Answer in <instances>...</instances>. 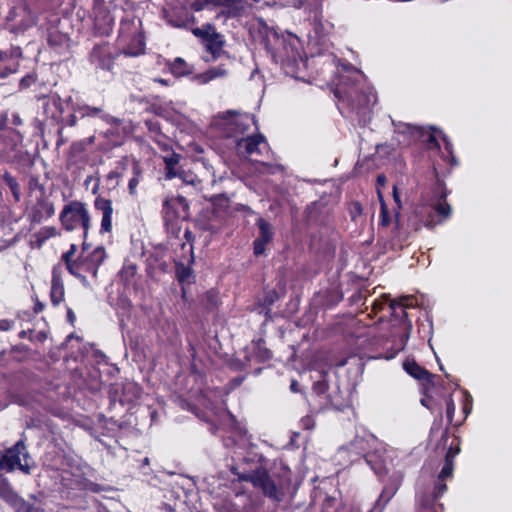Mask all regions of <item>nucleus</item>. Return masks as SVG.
Segmentation results:
<instances>
[{
    "label": "nucleus",
    "mask_w": 512,
    "mask_h": 512,
    "mask_svg": "<svg viewBox=\"0 0 512 512\" xmlns=\"http://www.w3.org/2000/svg\"><path fill=\"white\" fill-rule=\"evenodd\" d=\"M300 42L297 35L290 32V40ZM333 53L319 52L308 57L303 56L290 41V77L296 82L309 85L318 79L331 88L338 100V109L342 115L353 113L362 126L371 120L372 107L377 102L373 87L366 84V76L351 64L341 65Z\"/></svg>",
    "instance_id": "nucleus-1"
},
{
    "label": "nucleus",
    "mask_w": 512,
    "mask_h": 512,
    "mask_svg": "<svg viewBox=\"0 0 512 512\" xmlns=\"http://www.w3.org/2000/svg\"><path fill=\"white\" fill-rule=\"evenodd\" d=\"M449 429L446 428L442 434L438 447L443 446L447 449L444 456V464L437 478H432L426 483L423 477H420L416 487V497L420 506L419 512H443L444 507L438 500L447 491V485L444 481L451 478L454 471V459L460 452L459 441L457 438L448 446Z\"/></svg>",
    "instance_id": "nucleus-2"
},
{
    "label": "nucleus",
    "mask_w": 512,
    "mask_h": 512,
    "mask_svg": "<svg viewBox=\"0 0 512 512\" xmlns=\"http://www.w3.org/2000/svg\"><path fill=\"white\" fill-rule=\"evenodd\" d=\"M344 445L351 453L356 454L354 456L356 462L363 459L379 478L388 473V450L372 433L365 430L362 433L357 431L355 437Z\"/></svg>",
    "instance_id": "nucleus-3"
},
{
    "label": "nucleus",
    "mask_w": 512,
    "mask_h": 512,
    "mask_svg": "<svg viewBox=\"0 0 512 512\" xmlns=\"http://www.w3.org/2000/svg\"><path fill=\"white\" fill-rule=\"evenodd\" d=\"M89 246L84 242L81 254L77 259H73L77 247L70 245V249L63 253L61 260L65 263L69 273L80 280L86 288H91L90 282L84 273L91 274L93 279L98 277V269L106 259V251L103 246L96 247L93 251H88Z\"/></svg>",
    "instance_id": "nucleus-4"
},
{
    "label": "nucleus",
    "mask_w": 512,
    "mask_h": 512,
    "mask_svg": "<svg viewBox=\"0 0 512 512\" xmlns=\"http://www.w3.org/2000/svg\"><path fill=\"white\" fill-rule=\"evenodd\" d=\"M322 1L323 0H290L295 9H304L307 15L306 20L312 26L309 31L308 37L311 42L318 46H326L328 35L333 29V24L329 21H324L322 16Z\"/></svg>",
    "instance_id": "nucleus-5"
},
{
    "label": "nucleus",
    "mask_w": 512,
    "mask_h": 512,
    "mask_svg": "<svg viewBox=\"0 0 512 512\" xmlns=\"http://www.w3.org/2000/svg\"><path fill=\"white\" fill-rule=\"evenodd\" d=\"M255 119L250 114H239L235 110H228L218 114L213 126L218 130L219 135L231 141L233 146L237 140L244 137L251 125H255Z\"/></svg>",
    "instance_id": "nucleus-6"
},
{
    "label": "nucleus",
    "mask_w": 512,
    "mask_h": 512,
    "mask_svg": "<svg viewBox=\"0 0 512 512\" xmlns=\"http://www.w3.org/2000/svg\"><path fill=\"white\" fill-rule=\"evenodd\" d=\"M59 221L66 231H74L78 228L84 230L87 236L91 227V216L85 203L73 200L64 205L59 215Z\"/></svg>",
    "instance_id": "nucleus-7"
},
{
    "label": "nucleus",
    "mask_w": 512,
    "mask_h": 512,
    "mask_svg": "<svg viewBox=\"0 0 512 512\" xmlns=\"http://www.w3.org/2000/svg\"><path fill=\"white\" fill-rule=\"evenodd\" d=\"M6 22L7 29L18 35L35 26L38 22V16L26 2H21L10 9L6 16Z\"/></svg>",
    "instance_id": "nucleus-8"
},
{
    "label": "nucleus",
    "mask_w": 512,
    "mask_h": 512,
    "mask_svg": "<svg viewBox=\"0 0 512 512\" xmlns=\"http://www.w3.org/2000/svg\"><path fill=\"white\" fill-rule=\"evenodd\" d=\"M29 457L25 440L22 438L12 447L6 449L5 453L0 457V469L13 472L18 468L23 473L30 474L31 467L26 462Z\"/></svg>",
    "instance_id": "nucleus-9"
},
{
    "label": "nucleus",
    "mask_w": 512,
    "mask_h": 512,
    "mask_svg": "<svg viewBox=\"0 0 512 512\" xmlns=\"http://www.w3.org/2000/svg\"><path fill=\"white\" fill-rule=\"evenodd\" d=\"M233 474L236 475L239 481H246L253 484L254 487L260 488L263 493L274 501L281 500V493L277 489L274 482L270 479L266 470L258 468L251 472L239 473L233 470Z\"/></svg>",
    "instance_id": "nucleus-10"
},
{
    "label": "nucleus",
    "mask_w": 512,
    "mask_h": 512,
    "mask_svg": "<svg viewBox=\"0 0 512 512\" xmlns=\"http://www.w3.org/2000/svg\"><path fill=\"white\" fill-rule=\"evenodd\" d=\"M435 193L438 195V202L427 211V217L424 221L425 227L432 229L437 224L442 223L451 215V206L446 202L447 193L443 184L438 182L434 187Z\"/></svg>",
    "instance_id": "nucleus-11"
},
{
    "label": "nucleus",
    "mask_w": 512,
    "mask_h": 512,
    "mask_svg": "<svg viewBox=\"0 0 512 512\" xmlns=\"http://www.w3.org/2000/svg\"><path fill=\"white\" fill-rule=\"evenodd\" d=\"M392 124L395 127V131L398 133H408L410 135H417L419 138L422 139L424 146L428 150H441L440 143L437 139L436 133L440 134L438 129L435 127H429L426 129L425 127L411 125L407 123H401L398 124L395 123V121H392Z\"/></svg>",
    "instance_id": "nucleus-12"
},
{
    "label": "nucleus",
    "mask_w": 512,
    "mask_h": 512,
    "mask_svg": "<svg viewBox=\"0 0 512 512\" xmlns=\"http://www.w3.org/2000/svg\"><path fill=\"white\" fill-rule=\"evenodd\" d=\"M23 137L17 130H9L0 134V161L11 162L22 153Z\"/></svg>",
    "instance_id": "nucleus-13"
},
{
    "label": "nucleus",
    "mask_w": 512,
    "mask_h": 512,
    "mask_svg": "<svg viewBox=\"0 0 512 512\" xmlns=\"http://www.w3.org/2000/svg\"><path fill=\"white\" fill-rule=\"evenodd\" d=\"M411 300L412 299L409 296H404L399 300H390L388 304L391 315L398 320V323L403 330V334L401 335V342L403 344H406L408 341L412 330V323L408 319V314L405 310L406 308L413 307L412 303H408Z\"/></svg>",
    "instance_id": "nucleus-14"
},
{
    "label": "nucleus",
    "mask_w": 512,
    "mask_h": 512,
    "mask_svg": "<svg viewBox=\"0 0 512 512\" xmlns=\"http://www.w3.org/2000/svg\"><path fill=\"white\" fill-rule=\"evenodd\" d=\"M234 148L238 155L252 157L255 155H261L267 148V142L262 134L245 135L237 140Z\"/></svg>",
    "instance_id": "nucleus-15"
},
{
    "label": "nucleus",
    "mask_w": 512,
    "mask_h": 512,
    "mask_svg": "<svg viewBox=\"0 0 512 512\" xmlns=\"http://www.w3.org/2000/svg\"><path fill=\"white\" fill-rule=\"evenodd\" d=\"M402 482V475L400 473H393L390 476L388 482L384 485L380 495L368 510V512H383L387 504L391 501L394 495L397 493Z\"/></svg>",
    "instance_id": "nucleus-16"
},
{
    "label": "nucleus",
    "mask_w": 512,
    "mask_h": 512,
    "mask_svg": "<svg viewBox=\"0 0 512 512\" xmlns=\"http://www.w3.org/2000/svg\"><path fill=\"white\" fill-rule=\"evenodd\" d=\"M46 118L52 123L57 124L62 121L64 113L63 100L58 94H49L39 99Z\"/></svg>",
    "instance_id": "nucleus-17"
},
{
    "label": "nucleus",
    "mask_w": 512,
    "mask_h": 512,
    "mask_svg": "<svg viewBox=\"0 0 512 512\" xmlns=\"http://www.w3.org/2000/svg\"><path fill=\"white\" fill-rule=\"evenodd\" d=\"M90 62L95 69L111 70L113 66L112 52L108 44L96 45L90 53Z\"/></svg>",
    "instance_id": "nucleus-18"
},
{
    "label": "nucleus",
    "mask_w": 512,
    "mask_h": 512,
    "mask_svg": "<svg viewBox=\"0 0 512 512\" xmlns=\"http://www.w3.org/2000/svg\"><path fill=\"white\" fill-rule=\"evenodd\" d=\"M94 207L96 210L102 213L100 232L109 233L112 230V214L113 206L109 199L98 196L94 201Z\"/></svg>",
    "instance_id": "nucleus-19"
},
{
    "label": "nucleus",
    "mask_w": 512,
    "mask_h": 512,
    "mask_svg": "<svg viewBox=\"0 0 512 512\" xmlns=\"http://www.w3.org/2000/svg\"><path fill=\"white\" fill-rule=\"evenodd\" d=\"M72 111L80 114L81 118H100L106 123H112L115 119L106 113L102 107H93L84 102H76L72 104Z\"/></svg>",
    "instance_id": "nucleus-20"
},
{
    "label": "nucleus",
    "mask_w": 512,
    "mask_h": 512,
    "mask_svg": "<svg viewBox=\"0 0 512 512\" xmlns=\"http://www.w3.org/2000/svg\"><path fill=\"white\" fill-rule=\"evenodd\" d=\"M65 296V288L64 283L61 277L60 269L58 267H54L52 270V280H51V290H50V298L51 302L54 306L59 305Z\"/></svg>",
    "instance_id": "nucleus-21"
},
{
    "label": "nucleus",
    "mask_w": 512,
    "mask_h": 512,
    "mask_svg": "<svg viewBox=\"0 0 512 512\" xmlns=\"http://www.w3.org/2000/svg\"><path fill=\"white\" fill-rule=\"evenodd\" d=\"M403 369L413 378L424 380L429 384H433L436 376L420 366L415 360L406 359L403 363Z\"/></svg>",
    "instance_id": "nucleus-22"
},
{
    "label": "nucleus",
    "mask_w": 512,
    "mask_h": 512,
    "mask_svg": "<svg viewBox=\"0 0 512 512\" xmlns=\"http://www.w3.org/2000/svg\"><path fill=\"white\" fill-rule=\"evenodd\" d=\"M355 453H351L350 450L345 446H340L332 457L334 465L341 468H347L352 464L356 463L354 460Z\"/></svg>",
    "instance_id": "nucleus-23"
},
{
    "label": "nucleus",
    "mask_w": 512,
    "mask_h": 512,
    "mask_svg": "<svg viewBox=\"0 0 512 512\" xmlns=\"http://www.w3.org/2000/svg\"><path fill=\"white\" fill-rule=\"evenodd\" d=\"M181 156L175 152L171 153L168 156L164 157V163L166 165V173L165 178L166 179H173L178 176H182V171L179 167V161Z\"/></svg>",
    "instance_id": "nucleus-24"
},
{
    "label": "nucleus",
    "mask_w": 512,
    "mask_h": 512,
    "mask_svg": "<svg viewBox=\"0 0 512 512\" xmlns=\"http://www.w3.org/2000/svg\"><path fill=\"white\" fill-rule=\"evenodd\" d=\"M439 133L441 134V139L444 144V152H441L442 159L449 162L452 167L457 166L459 163L454 155L453 144L451 140L442 131H439Z\"/></svg>",
    "instance_id": "nucleus-25"
},
{
    "label": "nucleus",
    "mask_w": 512,
    "mask_h": 512,
    "mask_svg": "<svg viewBox=\"0 0 512 512\" xmlns=\"http://www.w3.org/2000/svg\"><path fill=\"white\" fill-rule=\"evenodd\" d=\"M6 503L10 505L16 512H31L32 505L28 503L25 499L19 496L16 492L10 496Z\"/></svg>",
    "instance_id": "nucleus-26"
},
{
    "label": "nucleus",
    "mask_w": 512,
    "mask_h": 512,
    "mask_svg": "<svg viewBox=\"0 0 512 512\" xmlns=\"http://www.w3.org/2000/svg\"><path fill=\"white\" fill-rule=\"evenodd\" d=\"M227 75V70L224 66L220 65L217 67H213L203 74L198 76L199 82L202 84H206L211 80H214L216 78L224 77Z\"/></svg>",
    "instance_id": "nucleus-27"
},
{
    "label": "nucleus",
    "mask_w": 512,
    "mask_h": 512,
    "mask_svg": "<svg viewBox=\"0 0 512 512\" xmlns=\"http://www.w3.org/2000/svg\"><path fill=\"white\" fill-rule=\"evenodd\" d=\"M327 400L331 407L338 411H342L347 406L345 396L340 391L339 387H336L333 393L327 395Z\"/></svg>",
    "instance_id": "nucleus-28"
},
{
    "label": "nucleus",
    "mask_w": 512,
    "mask_h": 512,
    "mask_svg": "<svg viewBox=\"0 0 512 512\" xmlns=\"http://www.w3.org/2000/svg\"><path fill=\"white\" fill-rule=\"evenodd\" d=\"M343 299L342 293L336 289H329L325 292L323 304L326 308H332Z\"/></svg>",
    "instance_id": "nucleus-29"
},
{
    "label": "nucleus",
    "mask_w": 512,
    "mask_h": 512,
    "mask_svg": "<svg viewBox=\"0 0 512 512\" xmlns=\"http://www.w3.org/2000/svg\"><path fill=\"white\" fill-rule=\"evenodd\" d=\"M170 71L175 76H184L190 73V67L189 65L182 59V58H176L174 61L170 64Z\"/></svg>",
    "instance_id": "nucleus-30"
},
{
    "label": "nucleus",
    "mask_w": 512,
    "mask_h": 512,
    "mask_svg": "<svg viewBox=\"0 0 512 512\" xmlns=\"http://www.w3.org/2000/svg\"><path fill=\"white\" fill-rule=\"evenodd\" d=\"M378 198L380 202V225L383 227H387L391 223V216L389 213L388 206L384 200V197L381 191L378 190Z\"/></svg>",
    "instance_id": "nucleus-31"
},
{
    "label": "nucleus",
    "mask_w": 512,
    "mask_h": 512,
    "mask_svg": "<svg viewBox=\"0 0 512 512\" xmlns=\"http://www.w3.org/2000/svg\"><path fill=\"white\" fill-rule=\"evenodd\" d=\"M3 179H4L5 183L9 186L15 201H19L20 195H21L20 185H19L18 181L16 180V178H14L10 173L6 172L3 175Z\"/></svg>",
    "instance_id": "nucleus-32"
},
{
    "label": "nucleus",
    "mask_w": 512,
    "mask_h": 512,
    "mask_svg": "<svg viewBox=\"0 0 512 512\" xmlns=\"http://www.w3.org/2000/svg\"><path fill=\"white\" fill-rule=\"evenodd\" d=\"M257 225L259 227V236L257 237L260 240H264L265 242H269L272 237L271 226L268 222H266L263 218H259L257 220Z\"/></svg>",
    "instance_id": "nucleus-33"
},
{
    "label": "nucleus",
    "mask_w": 512,
    "mask_h": 512,
    "mask_svg": "<svg viewBox=\"0 0 512 512\" xmlns=\"http://www.w3.org/2000/svg\"><path fill=\"white\" fill-rule=\"evenodd\" d=\"M14 492L9 480L0 473V498L6 502Z\"/></svg>",
    "instance_id": "nucleus-34"
},
{
    "label": "nucleus",
    "mask_w": 512,
    "mask_h": 512,
    "mask_svg": "<svg viewBox=\"0 0 512 512\" xmlns=\"http://www.w3.org/2000/svg\"><path fill=\"white\" fill-rule=\"evenodd\" d=\"M305 449H306V447L304 445L303 446V450L298 453L299 454L298 456L301 459V463L296 468L295 484H294L295 488H297L302 483V481L306 477V474H307V471H308V468L306 466H304V464L302 462V460H303V452H304Z\"/></svg>",
    "instance_id": "nucleus-35"
},
{
    "label": "nucleus",
    "mask_w": 512,
    "mask_h": 512,
    "mask_svg": "<svg viewBox=\"0 0 512 512\" xmlns=\"http://www.w3.org/2000/svg\"><path fill=\"white\" fill-rule=\"evenodd\" d=\"M67 40V36L58 31H50L47 38L49 45L53 47L62 46L67 42Z\"/></svg>",
    "instance_id": "nucleus-36"
},
{
    "label": "nucleus",
    "mask_w": 512,
    "mask_h": 512,
    "mask_svg": "<svg viewBox=\"0 0 512 512\" xmlns=\"http://www.w3.org/2000/svg\"><path fill=\"white\" fill-rule=\"evenodd\" d=\"M136 271L137 267L134 264H127L119 272V277L124 283L129 284L134 278Z\"/></svg>",
    "instance_id": "nucleus-37"
},
{
    "label": "nucleus",
    "mask_w": 512,
    "mask_h": 512,
    "mask_svg": "<svg viewBox=\"0 0 512 512\" xmlns=\"http://www.w3.org/2000/svg\"><path fill=\"white\" fill-rule=\"evenodd\" d=\"M327 373L326 372H323L321 374V379L317 380L314 382L313 384V391L315 394L317 395H322V394H325L328 389H329V385H328V382H327Z\"/></svg>",
    "instance_id": "nucleus-38"
},
{
    "label": "nucleus",
    "mask_w": 512,
    "mask_h": 512,
    "mask_svg": "<svg viewBox=\"0 0 512 512\" xmlns=\"http://www.w3.org/2000/svg\"><path fill=\"white\" fill-rule=\"evenodd\" d=\"M140 178H141L140 168L137 164H135L133 166V177L129 180V183H128V188H129L130 194L133 195L136 193V188L140 182Z\"/></svg>",
    "instance_id": "nucleus-39"
},
{
    "label": "nucleus",
    "mask_w": 512,
    "mask_h": 512,
    "mask_svg": "<svg viewBox=\"0 0 512 512\" xmlns=\"http://www.w3.org/2000/svg\"><path fill=\"white\" fill-rule=\"evenodd\" d=\"M306 441H307L306 435H302L300 432L294 431L292 433V436H290V442H289L290 450L293 449L294 447H296L297 449L300 448L302 445H304L306 443Z\"/></svg>",
    "instance_id": "nucleus-40"
},
{
    "label": "nucleus",
    "mask_w": 512,
    "mask_h": 512,
    "mask_svg": "<svg viewBox=\"0 0 512 512\" xmlns=\"http://www.w3.org/2000/svg\"><path fill=\"white\" fill-rule=\"evenodd\" d=\"M77 113L73 112L71 114H69L67 117H63L62 116V121L60 123H57V125L59 126V129H58V133L61 134L62 132V129L64 127H74L76 126L77 124V121H78V118H77Z\"/></svg>",
    "instance_id": "nucleus-41"
},
{
    "label": "nucleus",
    "mask_w": 512,
    "mask_h": 512,
    "mask_svg": "<svg viewBox=\"0 0 512 512\" xmlns=\"http://www.w3.org/2000/svg\"><path fill=\"white\" fill-rule=\"evenodd\" d=\"M182 176H178L180 179H182L184 184L191 185L195 189H199L201 181L198 179L196 175L186 173L185 171H182Z\"/></svg>",
    "instance_id": "nucleus-42"
},
{
    "label": "nucleus",
    "mask_w": 512,
    "mask_h": 512,
    "mask_svg": "<svg viewBox=\"0 0 512 512\" xmlns=\"http://www.w3.org/2000/svg\"><path fill=\"white\" fill-rule=\"evenodd\" d=\"M176 275L180 282H189L191 277V270L183 264H180L176 268Z\"/></svg>",
    "instance_id": "nucleus-43"
},
{
    "label": "nucleus",
    "mask_w": 512,
    "mask_h": 512,
    "mask_svg": "<svg viewBox=\"0 0 512 512\" xmlns=\"http://www.w3.org/2000/svg\"><path fill=\"white\" fill-rule=\"evenodd\" d=\"M393 200L395 202L396 207L394 208V217L396 220V223H399V217H400V209L402 208V202L400 199V195L397 189V186H393Z\"/></svg>",
    "instance_id": "nucleus-44"
},
{
    "label": "nucleus",
    "mask_w": 512,
    "mask_h": 512,
    "mask_svg": "<svg viewBox=\"0 0 512 512\" xmlns=\"http://www.w3.org/2000/svg\"><path fill=\"white\" fill-rule=\"evenodd\" d=\"M455 409H456V407H455L454 400H453L452 396L450 395L446 400V417H447L449 424H451L453 422Z\"/></svg>",
    "instance_id": "nucleus-45"
},
{
    "label": "nucleus",
    "mask_w": 512,
    "mask_h": 512,
    "mask_svg": "<svg viewBox=\"0 0 512 512\" xmlns=\"http://www.w3.org/2000/svg\"><path fill=\"white\" fill-rule=\"evenodd\" d=\"M336 503V498L326 496L321 506V512H331V510L335 507Z\"/></svg>",
    "instance_id": "nucleus-46"
},
{
    "label": "nucleus",
    "mask_w": 512,
    "mask_h": 512,
    "mask_svg": "<svg viewBox=\"0 0 512 512\" xmlns=\"http://www.w3.org/2000/svg\"><path fill=\"white\" fill-rule=\"evenodd\" d=\"M7 57H12V58H21L22 57V50L20 47L16 46V47H12L9 51V55H8V52H0V59H4V58H7Z\"/></svg>",
    "instance_id": "nucleus-47"
},
{
    "label": "nucleus",
    "mask_w": 512,
    "mask_h": 512,
    "mask_svg": "<svg viewBox=\"0 0 512 512\" xmlns=\"http://www.w3.org/2000/svg\"><path fill=\"white\" fill-rule=\"evenodd\" d=\"M300 425L304 430H312L315 425V421L312 416L305 415L300 419Z\"/></svg>",
    "instance_id": "nucleus-48"
},
{
    "label": "nucleus",
    "mask_w": 512,
    "mask_h": 512,
    "mask_svg": "<svg viewBox=\"0 0 512 512\" xmlns=\"http://www.w3.org/2000/svg\"><path fill=\"white\" fill-rule=\"evenodd\" d=\"M237 0H204L206 4H211L214 6H225L232 7L236 3Z\"/></svg>",
    "instance_id": "nucleus-49"
},
{
    "label": "nucleus",
    "mask_w": 512,
    "mask_h": 512,
    "mask_svg": "<svg viewBox=\"0 0 512 512\" xmlns=\"http://www.w3.org/2000/svg\"><path fill=\"white\" fill-rule=\"evenodd\" d=\"M472 402V396L467 391H465V402L463 405V413L465 414V417H467L472 411Z\"/></svg>",
    "instance_id": "nucleus-50"
},
{
    "label": "nucleus",
    "mask_w": 512,
    "mask_h": 512,
    "mask_svg": "<svg viewBox=\"0 0 512 512\" xmlns=\"http://www.w3.org/2000/svg\"><path fill=\"white\" fill-rule=\"evenodd\" d=\"M278 293L275 290H269L266 292L264 297L265 305H272L278 299Z\"/></svg>",
    "instance_id": "nucleus-51"
},
{
    "label": "nucleus",
    "mask_w": 512,
    "mask_h": 512,
    "mask_svg": "<svg viewBox=\"0 0 512 512\" xmlns=\"http://www.w3.org/2000/svg\"><path fill=\"white\" fill-rule=\"evenodd\" d=\"M266 244H267V242H265L264 240H260V239L256 238L254 240V254L257 256L263 254L265 251Z\"/></svg>",
    "instance_id": "nucleus-52"
},
{
    "label": "nucleus",
    "mask_w": 512,
    "mask_h": 512,
    "mask_svg": "<svg viewBox=\"0 0 512 512\" xmlns=\"http://www.w3.org/2000/svg\"><path fill=\"white\" fill-rule=\"evenodd\" d=\"M219 36L215 35V37L208 44V48L212 51V53H216L221 49L222 41L218 40Z\"/></svg>",
    "instance_id": "nucleus-53"
},
{
    "label": "nucleus",
    "mask_w": 512,
    "mask_h": 512,
    "mask_svg": "<svg viewBox=\"0 0 512 512\" xmlns=\"http://www.w3.org/2000/svg\"><path fill=\"white\" fill-rule=\"evenodd\" d=\"M42 208L45 210L47 217H51L55 213V208L53 203L43 201L41 203Z\"/></svg>",
    "instance_id": "nucleus-54"
},
{
    "label": "nucleus",
    "mask_w": 512,
    "mask_h": 512,
    "mask_svg": "<svg viewBox=\"0 0 512 512\" xmlns=\"http://www.w3.org/2000/svg\"><path fill=\"white\" fill-rule=\"evenodd\" d=\"M16 68H11L8 66H0V79H5L10 74L15 73Z\"/></svg>",
    "instance_id": "nucleus-55"
},
{
    "label": "nucleus",
    "mask_w": 512,
    "mask_h": 512,
    "mask_svg": "<svg viewBox=\"0 0 512 512\" xmlns=\"http://www.w3.org/2000/svg\"><path fill=\"white\" fill-rule=\"evenodd\" d=\"M145 125L151 132H159V130H160V126L157 121L147 120L145 122Z\"/></svg>",
    "instance_id": "nucleus-56"
},
{
    "label": "nucleus",
    "mask_w": 512,
    "mask_h": 512,
    "mask_svg": "<svg viewBox=\"0 0 512 512\" xmlns=\"http://www.w3.org/2000/svg\"><path fill=\"white\" fill-rule=\"evenodd\" d=\"M441 425H442V415L440 414L439 419L438 420H434V422H433V424L431 426V429H430V434L438 432L441 429Z\"/></svg>",
    "instance_id": "nucleus-57"
},
{
    "label": "nucleus",
    "mask_w": 512,
    "mask_h": 512,
    "mask_svg": "<svg viewBox=\"0 0 512 512\" xmlns=\"http://www.w3.org/2000/svg\"><path fill=\"white\" fill-rule=\"evenodd\" d=\"M13 322L10 320L0 321V329L3 331H9L13 327Z\"/></svg>",
    "instance_id": "nucleus-58"
},
{
    "label": "nucleus",
    "mask_w": 512,
    "mask_h": 512,
    "mask_svg": "<svg viewBox=\"0 0 512 512\" xmlns=\"http://www.w3.org/2000/svg\"><path fill=\"white\" fill-rule=\"evenodd\" d=\"M11 124L14 126H21L23 124V120L18 113L12 114Z\"/></svg>",
    "instance_id": "nucleus-59"
},
{
    "label": "nucleus",
    "mask_w": 512,
    "mask_h": 512,
    "mask_svg": "<svg viewBox=\"0 0 512 512\" xmlns=\"http://www.w3.org/2000/svg\"><path fill=\"white\" fill-rule=\"evenodd\" d=\"M386 176L384 174H379L377 176V191H380V186H384L386 184Z\"/></svg>",
    "instance_id": "nucleus-60"
},
{
    "label": "nucleus",
    "mask_w": 512,
    "mask_h": 512,
    "mask_svg": "<svg viewBox=\"0 0 512 512\" xmlns=\"http://www.w3.org/2000/svg\"><path fill=\"white\" fill-rule=\"evenodd\" d=\"M299 383L295 380H293L291 383H290V391L291 392H294V393H297V392H300L301 391L299 390Z\"/></svg>",
    "instance_id": "nucleus-61"
},
{
    "label": "nucleus",
    "mask_w": 512,
    "mask_h": 512,
    "mask_svg": "<svg viewBox=\"0 0 512 512\" xmlns=\"http://www.w3.org/2000/svg\"><path fill=\"white\" fill-rule=\"evenodd\" d=\"M118 177H119V173H118L117 171H115V170L110 171V172L107 174V176H106V178H107V180H108V181H109V180L117 179Z\"/></svg>",
    "instance_id": "nucleus-62"
},
{
    "label": "nucleus",
    "mask_w": 512,
    "mask_h": 512,
    "mask_svg": "<svg viewBox=\"0 0 512 512\" xmlns=\"http://www.w3.org/2000/svg\"><path fill=\"white\" fill-rule=\"evenodd\" d=\"M348 358L344 357L336 361L333 365L336 367H343L347 364Z\"/></svg>",
    "instance_id": "nucleus-63"
},
{
    "label": "nucleus",
    "mask_w": 512,
    "mask_h": 512,
    "mask_svg": "<svg viewBox=\"0 0 512 512\" xmlns=\"http://www.w3.org/2000/svg\"><path fill=\"white\" fill-rule=\"evenodd\" d=\"M242 381H243V377H237V378H234V379L230 382V384H231V386L234 388V387L239 386V385L242 383Z\"/></svg>",
    "instance_id": "nucleus-64"
}]
</instances>
